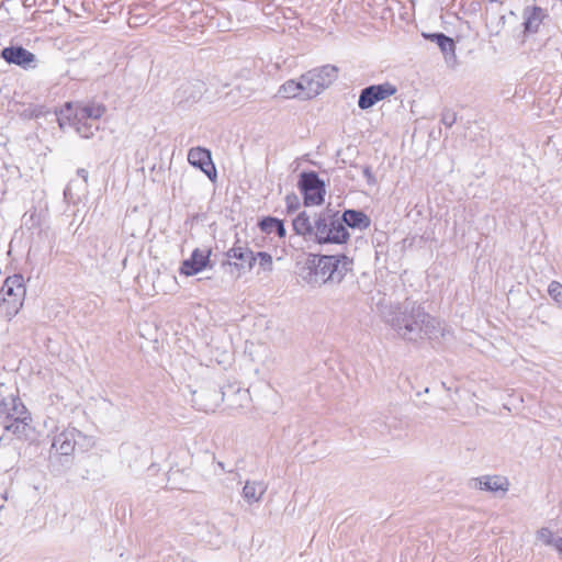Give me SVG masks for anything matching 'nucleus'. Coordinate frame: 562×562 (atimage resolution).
<instances>
[{
    "mask_svg": "<svg viewBox=\"0 0 562 562\" xmlns=\"http://www.w3.org/2000/svg\"><path fill=\"white\" fill-rule=\"evenodd\" d=\"M386 323L402 339L414 342L438 339L448 333L443 322L427 313L420 303L408 300L390 313Z\"/></svg>",
    "mask_w": 562,
    "mask_h": 562,
    "instance_id": "obj_1",
    "label": "nucleus"
},
{
    "mask_svg": "<svg viewBox=\"0 0 562 562\" xmlns=\"http://www.w3.org/2000/svg\"><path fill=\"white\" fill-rule=\"evenodd\" d=\"M296 235L302 236L307 243L344 244L350 235L337 214L327 212L308 215L305 211L300 212L292 222Z\"/></svg>",
    "mask_w": 562,
    "mask_h": 562,
    "instance_id": "obj_2",
    "label": "nucleus"
},
{
    "mask_svg": "<svg viewBox=\"0 0 562 562\" xmlns=\"http://www.w3.org/2000/svg\"><path fill=\"white\" fill-rule=\"evenodd\" d=\"M353 261L345 255L308 254L299 268L301 281L312 288L327 283L339 284L352 271Z\"/></svg>",
    "mask_w": 562,
    "mask_h": 562,
    "instance_id": "obj_3",
    "label": "nucleus"
},
{
    "mask_svg": "<svg viewBox=\"0 0 562 562\" xmlns=\"http://www.w3.org/2000/svg\"><path fill=\"white\" fill-rule=\"evenodd\" d=\"M25 293L26 289L22 274H13L4 280L0 290V297L1 308L8 319L19 313L23 306Z\"/></svg>",
    "mask_w": 562,
    "mask_h": 562,
    "instance_id": "obj_4",
    "label": "nucleus"
},
{
    "mask_svg": "<svg viewBox=\"0 0 562 562\" xmlns=\"http://www.w3.org/2000/svg\"><path fill=\"white\" fill-rule=\"evenodd\" d=\"M338 77V68L333 65H325L308 70L302 75L304 86V99H312L321 94Z\"/></svg>",
    "mask_w": 562,
    "mask_h": 562,
    "instance_id": "obj_5",
    "label": "nucleus"
},
{
    "mask_svg": "<svg viewBox=\"0 0 562 562\" xmlns=\"http://www.w3.org/2000/svg\"><path fill=\"white\" fill-rule=\"evenodd\" d=\"M299 188L304 196L305 205H319L324 202L325 183L315 171L302 172Z\"/></svg>",
    "mask_w": 562,
    "mask_h": 562,
    "instance_id": "obj_6",
    "label": "nucleus"
},
{
    "mask_svg": "<svg viewBox=\"0 0 562 562\" xmlns=\"http://www.w3.org/2000/svg\"><path fill=\"white\" fill-rule=\"evenodd\" d=\"M396 91V87L390 82L366 87L360 91L358 106L361 110H368L379 101L395 94Z\"/></svg>",
    "mask_w": 562,
    "mask_h": 562,
    "instance_id": "obj_7",
    "label": "nucleus"
},
{
    "mask_svg": "<svg viewBox=\"0 0 562 562\" xmlns=\"http://www.w3.org/2000/svg\"><path fill=\"white\" fill-rule=\"evenodd\" d=\"M80 436L81 432L76 428L64 430L55 436L52 443V452L54 451L56 456L65 457L66 462H68L75 451L77 438Z\"/></svg>",
    "mask_w": 562,
    "mask_h": 562,
    "instance_id": "obj_8",
    "label": "nucleus"
},
{
    "mask_svg": "<svg viewBox=\"0 0 562 562\" xmlns=\"http://www.w3.org/2000/svg\"><path fill=\"white\" fill-rule=\"evenodd\" d=\"M1 57L7 63L18 65L24 69L35 67L36 56L22 46H10L3 48Z\"/></svg>",
    "mask_w": 562,
    "mask_h": 562,
    "instance_id": "obj_9",
    "label": "nucleus"
},
{
    "mask_svg": "<svg viewBox=\"0 0 562 562\" xmlns=\"http://www.w3.org/2000/svg\"><path fill=\"white\" fill-rule=\"evenodd\" d=\"M188 161L192 166L200 168L211 180L216 177V169L210 150L202 147L191 148L188 153Z\"/></svg>",
    "mask_w": 562,
    "mask_h": 562,
    "instance_id": "obj_10",
    "label": "nucleus"
},
{
    "mask_svg": "<svg viewBox=\"0 0 562 562\" xmlns=\"http://www.w3.org/2000/svg\"><path fill=\"white\" fill-rule=\"evenodd\" d=\"M509 481L503 475H483L474 479V487L505 496L509 490Z\"/></svg>",
    "mask_w": 562,
    "mask_h": 562,
    "instance_id": "obj_11",
    "label": "nucleus"
},
{
    "mask_svg": "<svg viewBox=\"0 0 562 562\" xmlns=\"http://www.w3.org/2000/svg\"><path fill=\"white\" fill-rule=\"evenodd\" d=\"M522 18L524 33L533 34L539 31L540 25L543 23L544 19L548 18V13L544 9L537 5L526 7L522 12Z\"/></svg>",
    "mask_w": 562,
    "mask_h": 562,
    "instance_id": "obj_12",
    "label": "nucleus"
},
{
    "mask_svg": "<svg viewBox=\"0 0 562 562\" xmlns=\"http://www.w3.org/2000/svg\"><path fill=\"white\" fill-rule=\"evenodd\" d=\"M210 261V250L203 251L194 249L191 257L184 260L180 267V273L184 276H194L202 271Z\"/></svg>",
    "mask_w": 562,
    "mask_h": 562,
    "instance_id": "obj_13",
    "label": "nucleus"
},
{
    "mask_svg": "<svg viewBox=\"0 0 562 562\" xmlns=\"http://www.w3.org/2000/svg\"><path fill=\"white\" fill-rule=\"evenodd\" d=\"M106 108L102 103L88 102L85 104H78L74 113V120L87 121V120H99L105 113Z\"/></svg>",
    "mask_w": 562,
    "mask_h": 562,
    "instance_id": "obj_14",
    "label": "nucleus"
},
{
    "mask_svg": "<svg viewBox=\"0 0 562 562\" xmlns=\"http://www.w3.org/2000/svg\"><path fill=\"white\" fill-rule=\"evenodd\" d=\"M24 412L25 406L18 395L10 394L7 396L0 391V414L20 418Z\"/></svg>",
    "mask_w": 562,
    "mask_h": 562,
    "instance_id": "obj_15",
    "label": "nucleus"
},
{
    "mask_svg": "<svg viewBox=\"0 0 562 562\" xmlns=\"http://www.w3.org/2000/svg\"><path fill=\"white\" fill-rule=\"evenodd\" d=\"M227 257L239 260L240 263H235L236 267L251 270L257 262L255 252L246 246H234L227 251Z\"/></svg>",
    "mask_w": 562,
    "mask_h": 562,
    "instance_id": "obj_16",
    "label": "nucleus"
},
{
    "mask_svg": "<svg viewBox=\"0 0 562 562\" xmlns=\"http://www.w3.org/2000/svg\"><path fill=\"white\" fill-rule=\"evenodd\" d=\"M267 484L263 481H247L243 488V498L249 505L261 501L267 492Z\"/></svg>",
    "mask_w": 562,
    "mask_h": 562,
    "instance_id": "obj_17",
    "label": "nucleus"
},
{
    "mask_svg": "<svg viewBox=\"0 0 562 562\" xmlns=\"http://www.w3.org/2000/svg\"><path fill=\"white\" fill-rule=\"evenodd\" d=\"M340 222L344 226H349L351 228L366 229L370 226V218L361 211L356 210H346L342 213Z\"/></svg>",
    "mask_w": 562,
    "mask_h": 562,
    "instance_id": "obj_18",
    "label": "nucleus"
},
{
    "mask_svg": "<svg viewBox=\"0 0 562 562\" xmlns=\"http://www.w3.org/2000/svg\"><path fill=\"white\" fill-rule=\"evenodd\" d=\"M279 95L283 98H303L304 99V86L302 85V76L299 81L288 80L285 81L278 91Z\"/></svg>",
    "mask_w": 562,
    "mask_h": 562,
    "instance_id": "obj_19",
    "label": "nucleus"
},
{
    "mask_svg": "<svg viewBox=\"0 0 562 562\" xmlns=\"http://www.w3.org/2000/svg\"><path fill=\"white\" fill-rule=\"evenodd\" d=\"M258 225L263 233H276L280 238L284 237L286 234L283 221L276 217L267 216L262 218Z\"/></svg>",
    "mask_w": 562,
    "mask_h": 562,
    "instance_id": "obj_20",
    "label": "nucleus"
},
{
    "mask_svg": "<svg viewBox=\"0 0 562 562\" xmlns=\"http://www.w3.org/2000/svg\"><path fill=\"white\" fill-rule=\"evenodd\" d=\"M423 36L426 38V40H429L434 43H436L440 50L447 55L449 53L453 54L454 53V48H456V45H454V42L451 37L447 36L446 34L443 33H423Z\"/></svg>",
    "mask_w": 562,
    "mask_h": 562,
    "instance_id": "obj_21",
    "label": "nucleus"
},
{
    "mask_svg": "<svg viewBox=\"0 0 562 562\" xmlns=\"http://www.w3.org/2000/svg\"><path fill=\"white\" fill-rule=\"evenodd\" d=\"M5 417L13 419V422L11 424L5 426V429L13 434H20L22 431V429L24 428V426H22V424L26 425V420L29 419V414H27V411L25 409V412L21 415L20 418H16L15 416H5Z\"/></svg>",
    "mask_w": 562,
    "mask_h": 562,
    "instance_id": "obj_22",
    "label": "nucleus"
},
{
    "mask_svg": "<svg viewBox=\"0 0 562 562\" xmlns=\"http://www.w3.org/2000/svg\"><path fill=\"white\" fill-rule=\"evenodd\" d=\"M255 257H257L258 265H259V271L263 272H271L273 269V260L272 256L266 251H259L255 254Z\"/></svg>",
    "mask_w": 562,
    "mask_h": 562,
    "instance_id": "obj_23",
    "label": "nucleus"
},
{
    "mask_svg": "<svg viewBox=\"0 0 562 562\" xmlns=\"http://www.w3.org/2000/svg\"><path fill=\"white\" fill-rule=\"evenodd\" d=\"M74 125L76 126L77 133L83 138H89L93 136L94 132L98 130V126H94L93 124H88L86 123V121H81L79 123V121L74 120Z\"/></svg>",
    "mask_w": 562,
    "mask_h": 562,
    "instance_id": "obj_24",
    "label": "nucleus"
},
{
    "mask_svg": "<svg viewBox=\"0 0 562 562\" xmlns=\"http://www.w3.org/2000/svg\"><path fill=\"white\" fill-rule=\"evenodd\" d=\"M549 295L562 306V284L559 281H551L548 286Z\"/></svg>",
    "mask_w": 562,
    "mask_h": 562,
    "instance_id": "obj_25",
    "label": "nucleus"
},
{
    "mask_svg": "<svg viewBox=\"0 0 562 562\" xmlns=\"http://www.w3.org/2000/svg\"><path fill=\"white\" fill-rule=\"evenodd\" d=\"M558 538H554L550 529H540L537 532V540L541 541L543 544L554 547V541Z\"/></svg>",
    "mask_w": 562,
    "mask_h": 562,
    "instance_id": "obj_26",
    "label": "nucleus"
},
{
    "mask_svg": "<svg viewBox=\"0 0 562 562\" xmlns=\"http://www.w3.org/2000/svg\"><path fill=\"white\" fill-rule=\"evenodd\" d=\"M457 121V113L451 109H445L441 113V123L451 127Z\"/></svg>",
    "mask_w": 562,
    "mask_h": 562,
    "instance_id": "obj_27",
    "label": "nucleus"
},
{
    "mask_svg": "<svg viewBox=\"0 0 562 562\" xmlns=\"http://www.w3.org/2000/svg\"><path fill=\"white\" fill-rule=\"evenodd\" d=\"M285 204H286V210L288 212H294L299 209L300 206V199L296 194L292 193V194H288L285 196Z\"/></svg>",
    "mask_w": 562,
    "mask_h": 562,
    "instance_id": "obj_28",
    "label": "nucleus"
},
{
    "mask_svg": "<svg viewBox=\"0 0 562 562\" xmlns=\"http://www.w3.org/2000/svg\"><path fill=\"white\" fill-rule=\"evenodd\" d=\"M363 175L367 178L369 183H373L374 182V177L372 175V171H371L370 167H364L363 168Z\"/></svg>",
    "mask_w": 562,
    "mask_h": 562,
    "instance_id": "obj_29",
    "label": "nucleus"
},
{
    "mask_svg": "<svg viewBox=\"0 0 562 562\" xmlns=\"http://www.w3.org/2000/svg\"><path fill=\"white\" fill-rule=\"evenodd\" d=\"M77 175L86 182L88 183V177H89V172L87 169L85 168H79L77 170Z\"/></svg>",
    "mask_w": 562,
    "mask_h": 562,
    "instance_id": "obj_30",
    "label": "nucleus"
},
{
    "mask_svg": "<svg viewBox=\"0 0 562 562\" xmlns=\"http://www.w3.org/2000/svg\"><path fill=\"white\" fill-rule=\"evenodd\" d=\"M554 548L557 549V551L562 554V537H559L555 541H554Z\"/></svg>",
    "mask_w": 562,
    "mask_h": 562,
    "instance_id": "obj_31",
    "label": "nucleus"
},
{
    "mask_svg": "<svg viewBox=\"0 0 562 562\" xmlns=\"http://www.w3.org/2000/svg\"><path fill=\"white\" fill-rule=\"evenodd\" d=\"M65 108H66V111H67V112H71V110H72V104H71V103H66Z\"/></svg>",
    "mask_w": 562,
    "mask_h": 562,
    "instance_id": "obj_32",
    "label": "nucleus"
}]
</instances>
